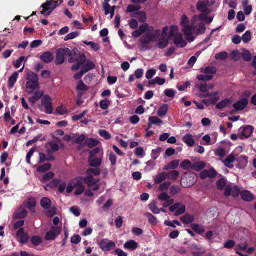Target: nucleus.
<instances>
[{
	"mask_svg": "<svg viewBox=\"0 0 256 256\" xmlns=\"http://www.w3.org/2000/svg\"><path fill=\"white\" fill-rule=\"evenodd\" d=\"M74 56L76 58L75 61L76 62L72 66V71H77L81 68L82 70L86 74L90 70L94 68L95 64L90 60H87L85 54H80L79 52L76 53L74 52Z\"/></svg>",
	"mask_w": 256,
	"mask_h": 256,
	"instance_id": "nucleus-1",
	"label": "nucleus"
},
{
	"mask_svg": "<svg viewBox=\"0 0 256 256\" xmlns=\"http://www.w3.org/2000/svg\"><path fill=\"white\" fill-rule=\"evenodd\" d=\"M78 53V50L76 48L72 52L68 48H60L56 51V58L55 60V64L56 66L61 65L64 63L66 58L68 56V62L73 63L75 61V57L74 53Z\"/></svg>",
	"mask_w": 256,
	"mask_h": 256,
	"instance_id": "nucleus-2",
	"label": "nucleus"
},
{
	"mask_svg": "<svg viewBox=\"0 0 256 256\" xmlns=\"http://www.w3.org/2000/svg\"><path fill=\"white\" fill-rule=\"evenodd\" d=\"M84 183L85 184L84 177L79 176L72 180L68 184L66 188V192L70 194L72 192L74 189H76L74 194L76 196L80 195L85 190Z\"/></svg>",
	"mask_w": 256,
	"mask_h": 256,
	"instance_id": "nucleus-3",
	"label": "nucleus"
},
{
	"mask_svg": "<svg viewBox=\"0 0 256 256\" xmlns=\"http://www.w3.org/2000/svg\"><path fill=\"white\" fill-rule=\"evenodd\" d=\"M26 80V87L28 89L34 90L39 88L38 76L34 72L29 71L27 72Z\"/></svg>",
	"mask_w": 256,
	"mask_h": 256,
	"instance_id": "nucleus-4",
	"label": "nucleus"
},
{
	"mask_svg": "<svg viewBox=\"0 0 256 256\" xmlns=\"http://www.w3.org/2000/svg\"><path fill=\"white\" fill-rule=\"evenodd\" d=\"M58 1L59 3H58V2L50 0L42 4V7L43 10L41 12V14L45 16H50L52 12L63 2V0H58Z\"/></svg>",
	"mask_w": 256,
	"mask_h": 256,
	"instance_id": "nucleus-5",
	"label": "nucleus"
},
{
	"mask_svg": "<svg viewBox=\"0 0 256 256\" xmlns=\"http://www.w3.org/2000/svg\"><path fill=\"white\" fill-rule=\"evenodd\" d=\"M98 246L102 251L109 252L116 247V244L112 240L104 238L99 242Z\"/></svg>",
	"mask_w": 256,
	"mask_h": 256,
	"instance_id": "nucleus-6",
	"label": "nucleus"
},
{
	"mask_svg": "<svg viewBox=\"0 0 256 256\" xmlns=\"http://www.w3.org/2000/svg\"><path fill=\"white\" fill-rule=\"evenodd\" d=\"M42 106L45 108L44 112L46 114H52L53 112L52 100L48 95H45L41 100Z\"/></svg>",
	"mask_w": 256,
	"mask_h": 256,
	"instance_id": "nucleus-7",
	"label": "nucleus"
},
{
	"mask_svg": "<svg viewBox=\"0 0 256 256\" xmlns=\"http://www.w3.org/2000/svg\"><path fill=\"white\" fill-rule=\"evenodd\" d=\"M182 32L186 36V38L190 42L194 41L196 28L194 24H189L182 28Z\"/></svg>",
	"mask_w": 256,
	"mask_h": 256,
	"instance_id": "nucleus-8",
	"label": "nucleus"
},
{
	"mask_svg": "<svg viewBox=\"0 0 256 256\" xmlns=\"http://www.w3.org/2000/svg\"><path fill=\"white\" fill-rule=\"evenodd\" d=\"M61 228L59 226H52L50 230L48 232L45 236L46 240H54L61 232Z\"/></svg>",
	"mask_w": 256,
	"mask_h": 256,
	"instance_id": "nucleus-9",
	"label": "nucleus"
},
{
	"mask_svg": "<svg viewBox=\"0 0 256 256\" xmlns=\"http://www.w3.org/2000/svg\"><path fill=\"white\" fill-rule=\"evenodd\" d=\"M85 184L92 191L98 190L100 186L97 184L99 182L98 178H92L91 177H84Z\"/></svg>",
	"mask_w": 256,
	"mask_h": 256,
	"instance_id": "nucleus-10",
	"label": "nucleus"
},
{
	"mask_svg": "<svg viewBox=\"0 0 256 256\" xmlns=\"http://www.w3.org/2000/svg\"><path fill=\"white\" fill-rule=\"evenodd\" d=\"M240 193V189L238 186L228 185L226 186L224 195L226 196H232L234 197H238Z\"/></svg>",
	"mask_w": 256,
	"mask_h": 256,
	"instance_id": "nucleus-11",
	"label": "nucleus"
},
{
	"mask_svg": "<svg viewBox=\"0 0 256 256\" xmlns=\"http://www.w3.org/2000/svg\"><path fill=\"white\" fill-rule=\"evenodd\" d=\"M155 35L150 33H148L143 36L140 39V42L142 44L141 50H144V45L148 44L150 42L154 41L155 39Z\"/></svg>",
	"mask_w": 256,
	"mask_h": 256,
	"instance_id": "nucleus-12",
	"label": "nucleus"
},
{
	"mask_svg": "<svg viewBox=\"0 0 256 256\" xmlns=\"http://www.w3.org/2000/svg\"><path fill=\"white\" fill-rule=\"evenodd\" d=\"M236 160V158H235L234 154H231L228 155L226 158L222 160V162L225 166L230 169H232L234 168V165L233 164Z\"/></svg>",
	"mask_w": 256,
	"mask_h": 256,
	"instance_id": "nucleus-13",
	"label": "nucleus"
},
{
	"mask_svg": "<svg viewBox=\"0 0 256 256\" xmlns=\"http://www.w3.org/2000/svg\"><path fill=\"white\" fill-rule=\"evenodd\" d=\"M174 42L178 48L185 47L187 42L184 40L182 34H178L174 37Z\"/></svg>",
	"mask_w": 256,
	"mask_h": 256,
	"instance_id": "nucleus-14",
	"label": "nucleus"
},
{
	"mask_svg": "<svg viewBox=\"0 0 256 256\" xmlns=\"http://www.w3.org/2000/svg\"><path fill=\"white\" fill-rule=\"evenodd\" d=\"M40 58L45 64H50L53 61L54 56L52 52H46L42 54Z\"/></svg>",
	"mask_w": 256,
	"mask_h": 256,
	"instance_id": "nucleus-15",
	"label": "nucleus"
},
{
	"mask_svg": "<svg viewBox=\"0 0 256 256\" xmlns=\"http://www.w3.org/2000/svg\"><path fill=\"white\" fill-rule=\"evenodd\" d=\"M238 164L236 168L242 169L246 166L248 164V157L246 156H241L236 158V160Z\"/></svg>",
	"mask_w": 256,
	"mask_h": 256,
	"instance_id": "nucleus-16",
	"label": "nucleus"
},
{
	"mask_svg": "<svg viewBox=\"0 0 256 256\" xmlns=\"http://www.w3.org/2000/svg\"><path fill=\"white\" fill-rule=\"evenodd\" d=\"M248 104V100L246 98H242L236 102L233 107L236 110H244Z\"/></svg>",
	"mask_w": 256,
	"mask_h": 256,
	"instance_id": "nucleus-17",
	"label": "nucleus"
},
{
	"mask_svg": "<svg viewBox=\"0 0 256 256\" xmlns=\"http://www.w3.org/2000/svg\"><path fill=\"white\" fill-rule=\"evenodd\" d=\"M216 172L214 168L210 170H204L200 174V177L202 179L204 180L207 178H212L216 176Z\"/></svg>",
	"mask_w": 256,
	"mask_h": 256,
	"instance_id": "nucleus-18",
	"label": "nucleus"
},
{
	"mask_svg": "<svg viewBox=\"0 0 256 256\" xmlns=\"http://www.w3.org/2000/svg\"><path fill=\"white\" fill-rule=\"evenodd\" d=\"M204 97L210 96L208 100H202V102L205 104H214L216 103L218 100V98L216 97V95L212 96V94H210L207 92L206 94H203Z\"/></svg>",
	"mask_w": 256,
	"mask_h": 256,
	"instance_id": "nucleus-19",
	"label": "nucleus"
},
{
	"mask_svg": "<svg viewBox=\"0 0 256 256\" xmlns=\"http://www.w3.org/2000/svg\"><path fill=\"white\" fill-rule=\"evenodd\" d=\"M138 247V244L134 240H129L127 241L124 245V248L126 250L132 251L136 249Z\"/></svg>",
	"mask_w": 256,
	"mask_h": 256,
	"instance_id": "nucleus-20",
	"label": "nucleus"
},
{
	"mask_svg": "<svg viewBox=\"0 0 256 256\" xmlns=\"http://www.w3.org/2000/svg\"><path fill=\"white\" fill-rule=\"evenodd\" d=\"M182 141L188 146L192 147L195 144L194 140L190 134H186L182 138Z\"/></svg>",
	"mask_w": 256,
	"mask_h": 256,
	"instance_id": "nucleus-21",
	"label": "nucleus"
},
{
	"mask_svg": "<svg viewBox=\"0 0 256 256\" xmlns=\"http://www.w3.org/2000/svg\"><path fill=\"white\" fill-rule=\"evenodd\" d=\"M179 160H174L170 162L168 164L165 165L163 168L164 170H175L180 164Z\"/></svg>",
	"mask_w": 256,
	"mask_h": 256,
	"instance_id": "nucleus-22",
	"label": "nucleus"
},
{
	"mask_svg": "<svg viewBox=\"0 0 256 256\" xmlns=\"http://www.w3.org/2000/svg\"><path fill=\"white\" fill-rule=\"evenodd\" d=\"M18 76V72H14L12 75L10 77L8 80V87L9 88H12L14 86V84L17 81Z\"/></svg>",
	"mask_w": 256,
	"mask_h": 256,
	"instance_id": "nucleus-23",
	"label": "nucleus"
},
{
	"mask_svg": "<svg viewBox=\"0 0 256 256\" xmlns=\"http://www.w3.org/2000/svg\"><path fill=\"white\" fill-rule=\"evenodd\" d=\"M100 172V170L98 168H89L86 172V177H91L92 178H94V176H98Z\"/></svg>",
	"mask_w": 256,
	"mask_h": 256,
	"instance_id": "nucleus-24",
	"label": "nucleus"
},
{
	"mask_svg": "<svg viewBox=\"0 0 256 256\" xmlns=\"http://www.w3.org/2000/svg\"><path fill=\"white\" fill-rule=\"evenodd\" d=\"M242 198L246 202H251L254 200V195L248 190H244L241 192Z\"/></svg>",
	"mask_w": 256,
	"mask_h": 256,
	"instance_id": "nucleus-25",
	"label": "nucleus"
},
{
	"mask_svg": "<svg viewBox=\"0 0 256 256\" xmlns=\"http://www.w3.org/2000/svg\"><path fill=\"white\" fill-rule=\"evenodd\" d=\"M190 227L194 232L200 235L203 234L205 232L204 227L198 224H192Z\"/></svg>",
	"mask_w": 256,
	"mask_h": 256,
	"instance_id": "nucleus-26",
	"label": "nucleus"
},
{
	"mask_svg": "<svg viewBox=\"0 0 256 256\" xmlns=\"http://www.w3.org/2000/svg\"><path fill=\"white\" fill-rule=\"evenodd\" d=\"M99 142L96 139L88 138L84 141V144L89 148H92L98 145Z\"/></svg>",
	"mask_w": 256,
	"mask_h": 256,
	"instance_id": "nucleus-27",
	"label": "nucleus"
},
{
	"mask_svg": "<svg viewBox=\"0 0 256 256\" xmlns=\"http://www.w3.org/2000/svg\"><path fill=\"white\" fill-rule=\"evenodd\" d=\"M88 162L90 166L92 167H98L100 166L102 163V158H88Z\"/></svg>",
	"mask_w": 256,
	"mask_h": 256,
	"instance_id": "nucleus-28",
	"label": "nucleus"
},
{
	"mask_svg": "<svg viewBox=\"0 0 256 256\" xmlns=\"http://www.w3.org/2000/svg\"><path fill=\"white\" fill-rule=\"evenodd\" d=\"M200 72L204 74L212 76L216 72V69L214 66H207L206 68H202L200 69Z\"/></svg>",
	"mask_w": 256,
	"mask_h": 256,
	"instance_id": "nucleus-29",
	"label": "nucleus"
},
{
	"mask_svg": "<svg viewBox=\"0 0 256 256\" xmlns=\"http://www.w3.org/2000/svg\"><path fill=\"white\" fill-rule=\"evenodd\" d=\"M194 220V217L192 215L186 214L180 218L181 222L184 224H190L192 223Z\"/></svg>",
	"mask_w": 256,
	"mask_h": 256,
	"instance_id": "nucleus-30",
	"label": "nucleus"
},
{
	"mask_svg": "<svg viewBox=\"0 0 256 256\" xmlns=\"http://www.w3.org/2000/svg\"><path fill=\"white\" fill-rule=\"evenodd\" d=\"M168 40L166 38V37L161 36L157 43V46L160 48L164 49L168 46Z\"/></svg>",
	"mask_w": 256,
	"mask_h": 256,
	"instance_id": "nucleus-31",
	"label": "nucleus"
},
{
	"mask_svg": "<svg viewBox=\"0 0 256 256\" xmlns=\"http://www.w3.org/2000/svg\"><path fill=\"white\" fill-rule=\"evenodd\" d=\"M254 128L251 126H247L244 127L242 131V135L246 138H249L252 134Z\"/></svg>",
	"mask_w": 256,
	"mask_h": 256,
	"instance_id": "nucleus-32",
	"label": "nucleus"
},
{
	"mask_svg": "<svg viewBox=\"0 0 256 256\" xmlns=\"http://www.w3.org/2000/svg\"><path fill=\"white\" fill-rule=\"evenodd\" d=\"M168 110V106L166 104H164L162 105L158 109V116L162 118L163 116H165L166 114H167Z\"/></svg>",
	"mask_w": 256,
	"mask_h": 256,
	"instance_id": "nucleus-33",
	"label": "nucleus"
},
{
	"mask_svg": "<svg viewBox=\"0 0 256 256\" xmlns=\"http://www.w3.org/2000/svg\"><path fill=\"white\" fill-rule=\"evenodd\" d=\"M40 204L43 208L44 210H48L51 206L52 202L50 199L44 197L41 200Z\"/></svg>",
	"mask_w": 256,
	"mask_h": 256,
	"instance_id": "nucleus-34",
	"label": "nucleus"
},
{
	"mask_svg": "<svg viewBox=\"0 0 256 256\" xmlns=\"http://www.w3.org/2000/svg\"><path fill=\"white\" fill-rule=\"evenodd\" d=\"M230 103L231 101L229 99L226 98L218 102L216 105V108L218 110H222L228 106V105L230 104Z\"/></svg>",
	"mask_w": 256,
	"mask_h": 256,
	"instance_id": "nucleus-35",
	"label": "nucleus"
},
{
	"mask_svg": "<svg viewBox=\"0 0 256 256\" xmlns=\"http://www.w3.org/2000/svg\"><path fill=\"white\" fill-rule=\"evenodd\" d=\"M167 178V173L164 172L158 174L154 178V182L156 184H160Z\"/></svg>",
	"mask_w": 256,
	"mask_h": 256,
	"instance_id": "nucleus-36",
	"label": "nucleus"
},
{
	"mask_svg": "<svg viewBox=\"0 0 256 256\" xmlns=\"http://www.w3.org/2000/svg\"><path fill=\"white\" fill-rule=\"evenodd\" d=\"M206 166V164L203 162H194L192 164V170H194L196 172H199L204 168Z\"/></svg>",
	"mask_w": 256,
	"mask_h": 256,
	"instance_id": "nucleus-37",
	"label": "nucleus"
},
{
	"mask_svg": "<svg viewBox=\"0 0 256 256\" xmlns=\"http://www.w3.org/2000/svg\"><path fill=\"white\" fill-rule=\"evenodd\" d=\"M26 206L30 211L34 212L36 206V200L34 198H29L26 203Z\"/></svg>",
	"mask_w": 256,
	"mask_h": 256,
	"instance_id": "nucleus-38",
	"label": "nucleus"
},
{
	"mask_svg": "<svg viewBox=\"0 0 256 256\" xmlns=\"http://www.w3.org/2000/svg\"><path fill=\"white\" fill-rule=\"evenodd\" d=\"M166 82V80L164 78H160L158 76L156 77L155 78L150 80L148 83L150 85H154L156 84H158L160 86L163 85Z\"/></svg>",
	"mask_w": 256,
	"mask_h": 256,
	"instance_id": "nucleus-39",
	"label": "nucleus"
},
{
	"mask_svg": "<svg viewBox=\"0 0 256 256\" xmlns=\"http://www.w3.org/2000/svg\"><path fill=\"white\" fill-rule=\"evenodd\" d=\"M214 153L215 156L222 158H224L226 155V150L221 146L214 150Z\"/></svg>",
	"mask_w": 256,
	"mask_h": 256,
	"instance_id": "nucleus-40",
	"label": "nucleus"
},
{
	"mask_svg": "<svg viewBox=\"0 0 256 256\" xmlns=\"http://www.w3.org/2000/svg\"><path fill=\"white\" fill-rule=\"evenodd\" d=\"M28 214V212L24 210H22L15 212L14 217L17 219H22L26 217Z\"/></svg>",
	"mask_w": 256,
	"mask_h": 256,
	"instance_id": "nucleus-41",
	"label": "nucleus"
},
{
	"mask_svg": "<svg viewBox=\"0 0 256 256\" xmlns=\"http://www.w3.org/2000/svg\"><path fill=\"white\" fill-rule=\"evenodd\" d=\"M42 136V134H40L37 136H35L32 140H28L26 143V146H29L32 145V144L36 142L38 140H40L41 141L45 140L46 138L44 137H43L42 138H41Z\"/></svg>",
	"mask_w": 256,
	"mask_h": 256,
	"instance_id": "nucleus-42",
	"label": "nucleus"
},
{
	"mask_svg": "<svg viewBox=\"0 0 256 256\" xmlns=\"http://www.w3.org/2000/svg\"><path fill=\"white\" fill-rule=\"evenodd\" d=\"M180 172L177 170H172L167 173V178L170 180H176Z\"/></svg>",
	"mask_w": 256,
	"mask_h": 256,
	"instance_id": "nucleus-43",
	"label": "nucleus"
},
{
	"mask_svg": "<svg viewBox=\"0 0 256 256\" xmlns=\"http://www.w3.org/2000/svg\"><path fill=\"white\" fill-rule=\"evenodd\" d=\"M180 166L184 170H192V164L190 160H186L181 163Z\"/></svg>",
	"mask_w": 256,
	"mask_h": 256,
	"instance_id": "nucleus-44",
	"label": "nucleus"
},
{
	"mask_svg": "<svg viewBox=\"0 0 256 256\" xmlns=\"http://www.w3.org/2000/svg\"><path fill=\"white\" fill-rule=\"evenodd\" d=\"M148 121L156 126H161L164 124L163 121L157 116H150Z\"/></svg>",
	"mask_w": 256,
	"mask_h": 256,
	"instance_id": "nucleus-45",
	"label": "nucleus"
},
{
	"mask_svg": "<svg viewBox=\"0 0 256 256\" xmlns=\"http://www.w3.org/2000/svg\"><path fill=\"white\" fill-rule=\"evenodd\" d=\"M42 94L40 92H36L32 97L30 98L29 101L30 103L34 104L36 103V101L42 98Z\"/></svg>",
	"mask_w": 256,
	"mask_h": 256,
	"instance_id": "nucleus-46",
	"label": "nucleus"
},
{
	"mask_svg": "<svg viewBox=\"0 0 256 256\" xmlns=\"http://www.w3.org/2000/svg\"><path fill=\"white\" fill-rule=\"evenodd\" d=\"M180 34L178 27L176 26H172L170 28V32L168 34L169 38L174 37L177 34Z\"/></svg>",
	"mask_w": 256,
	"mask_h": 256,
	"instance_id": "nucleus-47",
	"label": "nucleus"
},
{
	"mask_svg": "<svg viewBox=\"0 0 256 256\" xmlns=\"http://www.w3.org/2000/svg\"><path fill=\"white\" fill-rule=\"evenodd\" d=\"M142 8V7L139 5H129L126 10V12L131 13L135 12H137L140 10Z\"/></svg>",
	"mask_w": 256,
	"mask_h": 256,
	"instance_id": "nucleus-48",
	"label": "nucleus"
},
{
	"mask_svg": "<svg viewBox=\"0 0 256 256\" xmlns=\"http://www.w3.org/2000/svg\"><path fill=\"white\" fill-rule=\"evenodd\" d=\"M51 167H52L51 164L50 163H48V164H46L42 166H40L38 168L37 170H38V172L40 173H42V172H44L46 171H48L49 170H50L51 168Z\"/></svg>",
	"mask_w": 256,
	"mask_h": 256,
	"instance_id": "nucleus-49",
	"label": "nucleus"
},
{
	"mask_svg": "<svg viewBox=\"0 0 256 256\" xmlns=\"http://www.w3.org/2000/svg\"><path fill=\"white\" fill-rule=\"evenodd\" d=\"M149 208L151 211L154 214H160V208H158L156 206V201H153L152 202L149 204Z\"/></svg>",
	"mask_w": 256,
	"mask_h": 256,
	"instance_id": "nucleus-50",
	"label": "nucleus"
},
{
	"mask_svg": "<svg viewBox=\"0 0 256 256\" xmlns=\"http://www.w3.org/2000/svg\"><path fill=\"white\" fill-rule=\"evenodd\" d=\"M144 216L148 218L149 222L152 225H156L158 223L156 218L152 214L146 212Z\"/></svg>",
	"mask_w": 256,
	"mask_h": 256,
	"instance_id": "nucleus-51",
	"label": "nucleus"
},
{
	"mask_svg": "<svg viewBox=\"0 0 256 256\" xmlns=\"http://www.w3.org/2000/svg\"><path fill=\"white\" fill-rule=\"evenodd\" d=\"M213 78V76L208 74H200L197 76V78L201 81H210L212 80Z\"/></svg>",
	"mask_w": 256,
	"mask_h": 256,
	"instance_id": "nucleus-52",
	"label": "nucleus"
},
{
	"mask_svg": "<svg viewBox=\"0 0 256 256\" xmlns=\"http://www.w3.org/2000/svg\"><path fill=\"white\" fill-rule=\"evenodd\" d=\"M80 34V32L78 31L71 32L66 36L64 38V40L65 41H67L68 40H73L78 36Z\"/></svg>",
	"mask_w": 256,
	"mask_h": 256,
	"instance_id": "nucleus-53",
	"label": "nucleus"
},
{
	"mask_svg": "<svg viewBox=\"0 0 256 256\" xmlns=\"http://www.w3.org/2000/svg\"><path fill=\"white\" fill-rule=\"evenodd\" d=\"M251 39L252 33L250 30L246 31L242 38V40L246 44Z\"/></svg>",
	"mask_w": 256,
	"mask_h": 256,
	"instance_id": "nucleus-54",
	"label": "nucleus"
},
{
	"mask_svg": "<svg viewBox=\"0 0 256 256\" xmlns=\"http://www.w3.org/2000/svg\"><path fill=\"white\" fill-rule=\"evenodd\" d=\"M84 42L86 45L90 46L91 47V48L92 50H94L95 52L98 51L100 48L99 45L98 44L95 43L94 42L86 41Z\"/></svg>",
	"mask_w": 256,
	"mask_h": 256,
	"instance_id": "nucleus-55",
	"label": "nucleus"
},
{
	"mask_svg": "<svg viewBox=\"0 0 256 256\" xmlns=\"http://www.w3.org/2000/svg\"><path fill=\"white\" fill-rule=\"evenodd\" d=\"M32 243L35 246H38L42 242V238L39 236H33L31 238Z\"/></svg>",
	"mask_w": 256,
	"mask_h": 256,
	"instance_id": "nucleus-56",
	"label": "nucleus"
},
{
	"mask_svg": "<svg viewBox=\"0 0 256 256\" xmlns=\"http://www.w3.org/2000/svg\"><path fill=\"white\" fill-rule=\"evenodd\" d=\"M208 6V2L204 1H199L196 5V8L200 12L202 11L205 8H206Z\"/></svg>",
	"mask_w": 256,
	"mask_h": 256,
	"instance_id": "nucleus-57",
	"label": "nucleus"
},
{
	"mask_svg": "<svg viewBox=\"0 0 256 256\" xmlns=\"http://www.w3.org/2000/svg\"><path fill=\"white\" fill-rule=\"evenodd\" d=\"M216 185L218 190H222L226 185V180L224 178H221L217 182Z\"/></svg>",
	"mask_w": 256,
	"mask_h": 256,
	"instance_id": "nucleus-58",
	"label": "nucleus"
},
{
	"mask_svg": "<svg viewBox=\"0 0 256 256\" xmlns=\"http://www.w3.org/2000/svg\"><path fill=\"white\" fill-rule=\"evenodd\" d=\"M88 90V87L86 86L82 80L78 82L76 86V90L81 91H87Z\"/></svg>",
	"mask_w": 256,
	"mask_h": 256,
	"instance_id": "nucleus-59",
	"label": "nucleus"
},
{
	"mask_svg": "<svg viewBox=\"0 0 256 256\" xmlns=\"http://www.w3.org/2000/svg\"><path fill=\"white\" fill-rule=\"evenodd\" d=\"M110 104V101L108 99L102 100L100 102V108L104 110L108 109Z\"/></svg>",
	"mask_w": 256,
	"mask_h": 256,
	"instance_id": "nucleus-60",
	"label": "nucleus"
},
{
	"mask_svg": "<svg viewBox=\"0 0 256 256\" xmlns=\"http://www.w3.org/2000/svg\"><path fill=\"white\" fill-rule=\"evenodd\" d=\"M164 94L168 98H174L176 94V92L174 89H166L164 91Z\"/></svg>",
	"mask_w": 256,
	"mask_h": 256,
	"instance_id": "nucleus-61",
	"label": "nucleus"
},
{
	"mask_svg": "<svg viewBox=\"0 0 256 256\" xmlns=\"http://www.w3.org/2000/svg\"><path fill=\"white\" fill-rule=\"evenodd\" d=\"M99 134L106 140H108L111 138L110 134L106 130H100L98 131Z\"/></svg>",
	"mask_w": 256,
	"mask_h": 256,
	"instance_id": "nucleus-62",
	"label": "nucleus"
},
{
	"mask_svg": "<svg viewBox=\"0 0 256 256\" xmlns=\"http://www.w3.org/2000/svg\"><path fill=\"white\" fill-rule=\"evenodd\" d=\"M244 60L246 62H250L252 60V54L248 50H244L242 54Z\"/></svg>",
	"mask_w": 256,
	"mask_h": 256,
	"instance_id": "nucleus-63",
	"label": "nucleus"
},
{
	"mask_svg": "<svg viewBox=\"0 0 256 256\" xmlns=\"http://www.w3.org/2000/svg\"><path fill=\"white\" fill-rule=\"evenodd\" d=\"M138 16V18L140 22H144L146 20V14L144 12H140L136 13Z\"/></svg>",
	"mask_w": 256,
	"mask_h": 256,
	"instance_id": "nucleus-64",
	"label": "nucleus"
}]
</instances>
